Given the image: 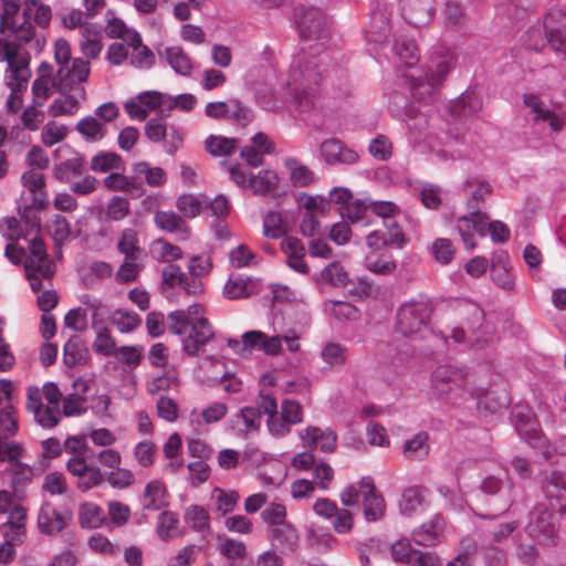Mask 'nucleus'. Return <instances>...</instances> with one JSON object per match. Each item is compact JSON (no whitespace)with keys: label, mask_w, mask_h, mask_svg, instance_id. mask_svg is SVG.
Wrapping results in <instances>:
<instances>
[{"label":"nucleus","mask_w":566,"mask_h":566,"mask_svg":"<svg viewBox=\"0 0 566 566\" xmlns=\"http://www.w3.org/2000/svg\"><path fill=\"white\" fill-rule=\"evenodd\" d=\"M25 228L14 217L6 218L0 223V232L10 241L4 255L14 265L23 263L24 272L33 292H40L42 281H50L54 275V264L39 237L40 218L30 207L19 208Z\"/></svg>","instance_id":"obj_1"},{"label":"nucleus","mask_w":566,"mask_h":566,"mask_svg":"<svg viewBox=\"0 0 566 566\" xmlns=\"http://www.w3.org/2000/svg\"><path fill=\"white\" fill-rule=\"evenodd\" d=\"M310 54L306 49H302L293 56L286 80L287 95L302 111L314 106L315 91L323 80L318 63L328 57L326 53L319 54L318 61L314 62Z\"/></svg>","instance_id":"obj_2"},{"label":"nucleus","mask_w":566,"mask_h":566,"mask_svg":"<svg viewBox=\"0 0 566 566\" xmlns=\"http://www.w3.org/2000/svg\"><path fill=\"white\" fill-rule=\"evenodd\" d=\"M492 192L491 186L481 179H468L463 185L468 214L457 219V230L467 249L475 248V234L485 235L488 216L482 212L485 198Z\"/></svg>","instance_id":"obj_3"},{"label":"nucleus","mask_w":566,"mask_h":566,"mask_svg":"<svg viewBox=\"0 0 566 566\" xmlns=\"http://www.w3.org/2000/svg\"><path fill=\"white\" fill-rule=\"evenodd\" d=\"M90 73V62L83 57L73 59L71 71L62 69L56 72V88L63 96L50 105L48 112L51 117L73 115L77 112L80 103L86 98L84 83L87 82Z\"/></svg>","instance_id":"obj_4"},{"label":"nucleus","mask_w":566,"mask_h":566,"mask_svg":"<svg viewBox=\"0 0 566 566\" xmlns=\"http://www.w3.org/2000/svg\"><path fill=\"white\" fill-rule=\"evenodd\" d=\"M282 342L291 353H297L301 348L300 335L292 328L285 331L282 336H269L261 331H249L241 336V339L228 338L227 345L234 354L242 358H249L254 350L269 356H277L282 353Z\"/></svg>","instance_id":"obj_5"},{"label":"nucleus","mask_w":566,"mask_h":566,"mask_svg":"<svg viewBox=\"0 0 566 566\" xmlns=\"http://www.w3.org/2000/svg\"><path fill=\"white\" fill-rule=\"evenodd\" d=\"M360 497L364 516L368 522H376L384 516L386 504L370 476L361 478L357 484L346 486L340 493V501L345 506L357 505Z\"/></svg>","instance_id":"obj_6"},{"label":"nucleus","mask_w":566,"mask_h":566,"mask_svg":"<svg viewBox=\"0 0 566 566\" xmlns=\"http://www.w3.org/2000/svg\"><path fill=\"white\" fill-rule=\"evenodd\" d=\"M453 63L454 55L449 50L441 49L434 55H431L424 77H419L411 84L413 97L427 101V97L434 94L451 71Z\"/></svg>","instance_id":"obj_7"},{"label":"nucleus","mask_w":566,"mask_h":566,"mask_svg":"<svg viewBox=\"0 0 566 566\" xmlns=\"http://www.w3.org/2000/svg\"><path fill=\"white\" fill-rule=\"evenodd\" d=\"M263 410L266 415V427L271 436L281 438L291 431V426L297 424L303 420V410L300 402L285 399L281 405L279 415L277 403L274 397L263 400Z\"/></svg>","instance_id":"obj_8"},{"label":"nucleus","mask_w":566,"mask_h":566,"mask_svg":"<svg viewBox=\"0 0 566 566\" xmlns=\"http://www.w3.org/2000/svg\"><path fill=\"white\" fill-rule=\"evenodd\" d=\"M28 409L34 415L35 421L52 428L62 417L61 391H28Z\"/></svg>","instance_id":"obj_9"},{"label":"nucleus","mask_w":566,"mask_h":566,"mask_svg":"<svg viewBox=\"0 0 566 566\" xmlns=\"http://www.w3.org/2000/svg\"><path fill=\"white\" fill-rule=\"evenodd\" d=\"M559 523L554 513L544 504L536 505L530 513L526 533L536 543L545 546L555 545L558 541Z\"/></svg>","instance_id":"obj_10"},{"label":"nucleus","mask_w":566,"mask_h":566,"mask_svg":"<svg viewBox=\"0 0 566 566\" xmlns=\"http://www.w3.org/2000/svg\"><path fill=\"white\" fill-rule=\"evenodd\" d=\"M432 307L428 301L403 303L397 313V328L405 336H413L428 327Z\"/></svg>","instance_id":"obj_11"},{"label":"nucleus","mask_w":566,"mask_h":566,"mask_svg":"<svg viewBox=\"0 0 566 566\" xmlns=\"http://www.w3.org/2000/svg\"><path fill=\"white\" fill-rule=\"evenodd\" d=\"M331 21L316 8L303 10L297 14V30L303 40L318 41L323 46L329 36Z\"/></svg>","instance_id":"obj_12"},{"label":"nucleus","mask_w":566,"mask_h":566,"mask_svg":"<svg viewBox=\"0 0 566 566\" xmlns=\"http://www.w3.org/2000/svg\"><path fill=\"white\" fill-rule=\"evenodd\" d=\"M511 419L523 440L534 448L542 444V431L528 405L516 403L512 409Z\"/></svg>","instance_id":"obj_13"},{"label":"nucleus","mask_w":566,"mask_h":566,"mask_svg":"<svg viewBox=\"0 0 566 566\" xmlns=\"http://www.w3.org/2000/svg\"><path fill=\"white\" fill-rule=\"evenodd\" d=\"M523 102L528 109V116L535 125L547 126L552 133L563 129L564 118L549 109L545 103L535 94H524Z\"/></svg>","instance_id":"obj_14"},{"label":"nucleus","mask_w":566,"mask_h":566,"mask_svg":"<svg viewBox=\"0 0 566 566\" xmlns=\"http://www.w3.org/2000/svg\"><path fill=\"white\" fill-rule=\"evenodd\" d=\"M265 399H270V394L259 391L253 402L242 407L235 415L233 422L240 432L250 433L259 431L262 417L266 416L262 407Z\"/></svg>","instance_id":"obj_15"},{"label":"nucleus","mask_w":566,"mask_h":566,"mask_svg":"<svg viewBox=\"0 0 566 566\" xmlns=\"http://www.w3.org/2000/svg\"><path fill=\"white\" fill-rule=\"evenodd\" d=\"M71 520V513L51 503H44L38 514V527L43 534L52 535L63 531Z\"/></svg>","instance_id":"obj_16"},{"label":"nucleus","mask_w":566,"mask_h":566,"mask_svg":"<svg viewBox=\"0 0 566 566\" xmlns=\"http://www.w3.org/2000/svg\"><path fill=\"white\" fill-rule=\"evenodd\" d=\"M544 30L548 36V44L558 52L566 54V12L552 9L544 20Z\"/></svg>","instance_id":"obj_17"},{"label":"nucleus","mask_w":566,"mask_h":566,"mask_svg":"<svg viewBox=\"0 0 566 566\" xmlns=\"http://www.w3.org/2000/svg\"><path fill=\"white\" fill-rule=\"evenodd\" d=\"M543 493L553 509L566 513V474L553 471L542 482Z\"/></svg>","instance_id":"obj_18"},{"label":"nucleus","mask_w":566,"mask_h":566,"mask_svg":"<svg viewBox=\"0 0 566 566\" xmlns=\"http://www.w3.org/2000/svg\"><path fill=\"white\" fill-rule=\"evenodd\" d=\"M214 336L212 325L207 318H198L190 325L187 337L182 340V349L190 356H197Z\"/></svg>","instance_id":"obj_19"},{"label":"nucleus","mask_w":566,"mask_h":566,"mask_svg":"<svg viewBox=\"0 0 566 566\" xmlns=\"http://www.w3.org/2000/svg\"><path fill=\"white\" fill-rule=\"evenodd\" d=\"M321 156L328 165H354L359 158L355 150L337 138H329L321 144Z\"/></svg>","instance_id":"obj_20"},{"label":"nucleus","mask_w":566,"mask_h":566,"mask_svg":"<svg viewBox=\"0 0 566 566\" xmlns=\"http://www.w3.org/2000/svg\"><path fill=\"white\" fill-rule=\"evenodd\" d=\"M56 154L69 155L63 161L54 167V176L61 181H70L72 178L82 175L84 170L83 157L72 150L69 146H61L55 150Z\"/></svg>","instance_id":"obj_21"},{"label":"nucleus","mask_w":566,"mask_h":566,"mask_svg":"<svg viewBox=\"0 0 566 566\" xmlns=\"http://www.w3.org/2000/svg\"><path fill=\"white\" fill-rule=\"evenodd\" d=\"M433 0H403L402 15L416 28L428 24L433 17Z\"/></svg>","instance_id":"obj_22"},{"label":"nucleus","mask_w":566,"mask_h":566,"mask_svg":"<svg viewBox=\"0 0 566 566\" xmlns=\"http://www.w3.org/2000/svg\"><path fill=\"white\" fill-rule=\"evenodd\" d=\"M301 439L305 446L318 449L322 452L331 453L336 448L337 436L331 429L307 427L301 432Z\"/></svg>","instance_id":"obj_23"},{"label":"nucleus","mask_w":566,"mask_h":566,"mask_svg":"<svg viewBox=\"0 0 566 566\" xmlns=\"http://www.w3.org/2000/svg\"><path fill=\"white\" fill-rule=\"evenodd\" d=\"M281 249L286 256L287 265L300 274H307L310 266L304 260L305 247L302 241L295 237H286L281 242Z\"/></svg>","instance_id":"obj_24"},{"label":"nucleus","mask_w":566,"mask_h":566,"mask_svg":"<svg viewBox=\"0 0 566 566\" xmlns=\"http://www.w3.org/2000/svg\"><path fill=\"white\" fill-rule=\"evenodd\" d=\"M22 184L32 195V205L29 207L35 212L44 209L48 202V195L43 190L45 185L43 174L29 169L22 175Z\"/></svg>","instance_id":"obj_25"},{"label":"nucleus","mask_w":566,"mask_h":566,"mask_svg":"<svg viewBox=\"0 0 566 566\" xmlns=\"http://www.w3.org/2000/svg\"><path fill=\"white\" fill-rule=\"evenodd\" d=\"M27 512L22 506L9 511L8 520L2 524V535L6 539L22 543L25 537Z\"/></svg>","instance_id":"obj_26"},{"label":"nucleus","mask_w":566,"mask_h":566,"mask_svg":"<svg viewBox=\"0 0 566 566\" xmlns=\"http://www.w3.org/2000/svg\"><path fill=\"white\" fill-rule=\"evenodd\" d=\"M159 56L164 57L178 75L189 76L191 74L193 69L192 60L181 46H167L164 51L159 52Z\"/></svg>","instance_id":"obj_27"},{"label":"nucleus","mask_w":566,"mask_h":566,"mask_svg":"<svg viewBox=\"0 0 566 566\" xmlns=\"http://www.w3.org/2000/svg\"><path fill=\"white\" fill-rule=\"evenodd\" d=\"M476 407L481 412L497 413L510 405V391H478Z\"/></svg>","instance_id":"obj_28"},{"label":"nucleus","mask_w":566,"mask_h":566,"mask_svg":"<svg viewBox=\"0 0 566 566\" xmlns=\"http://www.w3.org/2000/svg\"><path fill=\"white\" fill-rule=\"evenodd\" d=\"M444 520L437 515L428 523L412 532V539L421 546H432L440 541L443 533Z\"/></svg>","instance_id":"obj_29"},{"label":"nucleus","mask_w":566,"mask_h":566,"mask_svg":"<svg viewBox=\"0 0 566 566\" xmlns=\"http://www.w3.org/2000/svg\"><path fill=\"white\" fill-rule=\"evenodd\" d=\"M481 490L490 495L500 493V510L506 512L514 502L515 492L512 485H503L502 480L496 476L490 475L482 480Z\"/></svg>","instance_id":"obj_30"},{"label":"nucleus","mask_w":566,"mask_h":566,"mask_svg":"<svg viewBox=\"0 0 566 566\" xmlns=\"http://www.w3.org/2000/svg\"><path fill=\"white\" fill-rule=\"evenodd\" d=\"M507 260L509 256L505 252L496 253L492 259L491 276L497 286L511 291L514 287V277L509 269Z\"/></svg>","instance_id":"obj_31"},{"label":"nucleus","mask_w":566,"mask_h":566,"mask_svg":"<svg viewBox=\"0 0 566 566\" xmlns=\"http://www.w3.org/2000/svg\"><path fill=\"white\" fill-rule=\"evenodd\" d=\"M239 500L240 495L237 491H227L221 488H214L210 495L212 510L221 516L233 512Z\"/></svg>","instance_id":"obj_32"},{"label":"nucleus","mask_w":566,"mask_h":566,"mask_svg":"<svg viewBox=\"0 0 566 566\" xmlns=\"http://www.w3.org/2000/svg\"><path fill=\"white\" fill-rule=\"evenodd\" d=\"M102 49L101 31L97 25L84 27L80 40V50L82 54L87 59L96 60L98 59Z\"/></svg>","instance_id":"obj_33"},{"label":"nucleus","mask_w":566,"mask_h":566,"mask_svg":"<svg viewBox=\"0 0 566 566\" xmlns=\"http://www.w3.org/2000/svg\"><path fill=\"white\" fill-rule=\"evenodd\" d=\"M272 542L282 552H293L297 546L298 533L292 524H281L272 528Z\"/></svg>","instance_id":"obj_34"},{"label":"nucleus","mask_w":566,"mask_h":566,"mask_svg":"<svg viewBox=\"0 0 566 566\" xmlns=\"http://www.w3.org/2000/svg\"><path fill=\"white\" fill-rule=\"evenodd\" d=\"M284 166L289 170L290 180L294 187H307L316 180L315 174L295 158H286Z\"/></svg>","instance_id":"obj_35"},{"label":"nucleus","mask_w":566,"mask_h":566,"mask_svg":"<svg viewBox=\"0 0 566 566\" xmlns=\"http://www.w3.org/2000/svg\"><path fill=\"white\" fill-rule=\"evenodd\" d=\"M104 511L94 502H84L78 507V523L82 528L94 530L103 525Z\"/></svg>","instance_id":"obj_36"},{"label":"nucleus","mask_w":566,"mask_h":566,"mask_svg":"<svg viewBox=\"0 0 566 566\" xmlns=\"http://www.w3.org/2000/svg\"><path fill=\"white\" fill-rule=\"evenodd\" d=\"M167 505L166 488L160 481H150L144 491L143 506L146 510L158 511Z\"/></svg>","instance_id":"obj_37"},{"label":"nucleus","mask_w":566,"mask_h":566,"mask_svg":"<svg viewBox=\"0 0 566 566\" xmlns=\"http://www.w3.org/2000/svg\"><path fill=\"white\" fill-rule=\"evenodd\" d=\"M76 130L81 136L91 143L102 140L107 135L105 124L98 122L94 116H86L76 124Z\"/></svg>","instance_id":"obj_38"},{"label":"nucleus","mask_w":566,"mask_h":566,"mask_svg":"<svg viewBox=\"0 0 566 566\" xmlns=\"http://www.w3.org/2000/svg\"><path fill=\"white\" fill-rule=\"evenodd\" d=\"M63 349V361L67 367L84 365L88 358V352L78 336L71 337Z\"/></svg>","instance_id":"obj_39"},{"label":"nucleus","mask_w":566,"mask_h":566,"mask_svg":"<svg viewBox=\"0 0 566 566\" xmlns=\"http://www.w3.org/2000/svg\"><path fill=\"white\" fill-rule=\"evenodd\" d=\"M117 250L125 255V259H139L142 248L139 237L135 229H124L118 238Z\"/></svg>","instance_id":"obj_40"},{"label":"nucleus","mask_w":566,"mask_h":566,"mask_svg":"<svg viewBox=\"0 0 566 566\" xmlns=\"http://www.w3.org/2000/svg\"><path fill=\"white\" fill-rule=\"evenodd\" d=\"M389 32L390 27L386 15L380 11L374 12L366 30V40L381 44L387 41Z\"/></svg>","instance_id":"obj_41"},{"label":"nucleus","mask_w":566,"mask_h":566,"mask_svg":"<svg viewBox=\"0 0 566 566\" xmlns=\"http://www.w3.org/2000/svg\"><path fill=\"white\" fill-rule=\"evenodd\" d=\"M279 177L274 170L264 169L249 179V188L255 195H265L276 189Z\"/></svg>","instance_id":"obj_42"},{"label":"nucleus","mask_w":566,"mask_h":566,"mask_svg":"<svg viewBox=\"0 0 566 566\" xmlns=\"http://www.w3.org/2000/svg\"><path fill=\"white\" fill-rule=\"evenodd\" d=\"M133 171L138 177H145L150 187H161L167 182V174L160 167H151L147 161H139L133 165Z\"/></svg>","instance_id":"obj_43"},{"label":"nucleus","mask_w":566,"mask_h":566,"mask_svg":"<svg viewBox=\"0 0 566 566\" xmlns=\"http://www.w3.org/2000/svg\"><path fill=\"white\" fill-rule=\"evenodd\" d=\"M290 230L287 222L279 211H269L263 219V233L271 239L282 238Z\"/></svg>","instance_id":"obj_44"},{"label":"nucleus","mask_w":566,"mask_h":566,"mask_svg":"<svg viewBox=\"0 0 566 566\" xmlns=\"http://www.w3.org/2000/svg\"><path fill=\"white\" fill-rule=\"evenodd\" d=\"M14 17H15V14H12L9 18L8 23L6 24V27H3L4 28L3 31H2V18L0 17V20H1L0 32L6 33L7 31H9L11 34H13L15 38V41L18 42L15 45H21L23 43L30 42L34 38V34H35L34 27L28 19H25L20 25L17 27L13 22Z\"/></svg>","instance_id":"obj_45"},{"label":"nucleus","mask_w":566,"mask_h":566,"mask_svg":"<svg viewBox=\"0 0 566 566\" xmlns=\"http://www.w3.org/2000/svg\"><path fill=\"white\" fill-rule=\"evenodd\" d=\"M428 434L418 432L403 444V454L411 460H422L429 454Z\"/></svg>","instance_id":"obj_46"},{"label":"nucleus","mask_w":566,"mask_h":566,"mask_svg":"<svg viewBox=\"0 0 566 566\" xmlns=\"http://www.w3.org/2000/svg\"><path fill=\"white\" fill-rule=\"evenodd\" d=\"M113 266L105 261H93L87 266V273L84 275V284L87 287H94L98 282L113 276Z\"/></svg>","instance_id":"obj_47"},{"label":"nucleus","mask_w":566,"mask_h":566,"mask_svg":"<svg viewBox=\"0 0 566 566\" xmlns=\"http://www.w3.org/2000/svg\"><path fill=\"white\" fill-rule=\"evenodd\" d=\"M111 323L118 332L130 333L140 325L142 318L135 312L119 308L113 312Z\"/></svg>","instance_id":"obj_48"},{"label":"nucleus","mask_w":566,"mask_h":566,"mask_svg":"<svg viewBox=\"0 0 566 566\" xmlns=\"http://www.w3.org/2000/svg\"><path fill=\"white\" fill-rule=\"evenodd\" d=\"M93 329L96 332V337L93 342L94 350L103 356H114L117 349L116 342L111 336L109 331L103 325V322Z\"/></svg>","instance_id":"obj_49"},{"label":"nucleus","mask_w":566,"mask_h":566,"mask_svg":"<svg viewBox=\"0 0 566 566\" xmlns=\"http://www.w3.org/2000/svg\"><path fill=\"white\" fill-rule=\"evenodd\" d=\"M322 360L331 366H342L347 359V348L336 342L326 343L321 350Z\"/></svg>","instance_id":"obj_50"},{"label":"nucleus","mask_w":566,"mask_h":566,"mask_svg":"<svg viewBox=\"0 0 566 566\" xmlns=\"http://www.w3.org/2000/svg\"><path fill=\"white\" fill-rule=\"evenodd\" d=\"M238 147L235 138L211 135L206 140V149L212 156H227L232 154Z\"/></svg>","instance_id":"obj_51"},{"label":"nucleus","mask_w":566,"mask_h":566,"mask_svg":"<svg viewBox=\"0 0 566 566\" xmlns=\"http://www.w3.org/2000/svg\"><path fill=\"white\" fill-rule=\"evenodd\" d=\"M123 160L120 156L112 151H99L91 160V169L95 172H107L120 169Z\"/></svg>","instance_id":"obj_52"},{"label":"nucleus","mask_w":566,"mask_h":566,"mask_svg":"<svg viewBox=\"0 0 566 566\" xmlns=\"http://www.w3.org/2000/svg\"><path fill=\"white\" fill-rule=\"evenodd\" d=\"M321 279L323 282L335 287L346 286L349 282L348 273L338 262H332L326 265L321 272Z\"/></svg>","instance_id":"obj_53"},{"label":"nucleus","mask_w":566,"mask_h":566,"mask_svg":"<svg viewBox=\"0 0 566 566\" xmlns=\"http://www.w3.org/2000/svg\"><path fill=\"white\" fill-rule=\"evenodd\" d=\"M151 253L157 260L167 263L182 258V251L179 247L163 239L153 242Z\"/></svg>","instance_id":"obj_54"},{"label":"nucleus","mask_w":566,"mask_h":566,"mask_svg":"<svg viewBox=\"0 0 566 566\" xmlns=\"http://www.w3.org/2000/svg\"><path fill=\"white\" fill-rule=\"evenodd\" d=\"M62 416H77L88 409L87 399L80 391H73L66 397H61Z\"/></svg>","instance_id":"obj_55"},{"label":"nucleus","mask_w":566,"mask_h":566,"mask_svg":"<svg viewBox=\"0 0 566 566\" xmlns=\"http://www.w3.org/2000/svg\"><path fill=\"white\" fill-rule=\"evenodd\" d=\"M481 108V101L474 92H465L460 96L451 112L455 116H471Z\"/></svg>","instance_id":"obj_56"},{"label":"nucleus","mask_w":566,"mask_h":566,"mask_svg":"<svg viewBox=\"0 0 566 566\" xmlns=\"http://www.w3.org/2000/svg\"><path fill=\"white\" fill-rule=\"evenodd\" d=\"M155 224L168 232L186 231L185 221L174 211H158L154 217Z\"/></svg>","instance_id":"obj_57"},{"label":"nucleus","mask_w":566,"mask_h":566,"mask_svg":"<svg viewBox=\"0 0 566 566\" xmlns=\"http://www.w3.org/2000/svg\"><path fill=\"white\" fill-rule=\"evenodd\" d=\"M394 52L407 66H412L418 61L417 46L412 40L397 39L394 44Z\"/></svg>","instance_id":"obj_58"},{"label":"nucleus","mask_w":566,"mask_h":566,"mask_svg":"<svg viewBox=\"0 0 566 566\" xmlns=\"http://www.w3.org/2000/svg\"><path fill=\"white\" fill-rule=\"evenodd\" d=\"M431 253L437 262L446 265L453 260L455 249L450 239L438 238L431 244Z\"/></svg>","instance_id":"obj_59"},{"label":"nucleus","mask_w":566,"mask_h":566,"mask_svg":"<svg viewBox=\"0 0 566 566\" xmlns=\"http://www.w3.org/2000/svg\"><path fill=\"white\" fill-rule=\"evenodd\" d=\"M462 377L463 375L460 370L454 369L449 365L439 366L432 373V381L437 387L440 385L460 386Z\"/></svg>","instance_id":"obj_60"},{"label":"nucleus","mask_w":566,"mask_h":566,"mask_svg":"<svg viewBox=\"0 0 566 566\" xmlns=\"http://www.w3.org/2000/svg\"><path fill=\"white\" fill-rule=\"evenodd\" d=\"M178 515L174 512H163L159 515L157 532L161 539L167 541L177 535Z\"/></svg>","instance_id":"obj_61"},{"label":"nucleus","mask_w":566,"mask_h":566,"mask_svg":"<svg viewBox=\"0 0 566 566\" xmlns=\"http://www.w3.org/2000/svg\"><path fill=\"white\" fill-rule=\"evenodd\" d=\"M325 307L337 319L355 321L359 317V311L348 302L327 301Z\"/></svg>","instance_id":"obj_62"},{"label":"nucleus","mask_w":566,"mask_h":566,"mask_svg":"<svg viewBox=\"0 0 566 566\" xmlns=\"http://www.w3.org/2000/svg\"><path fill=\"white\" fill-rule=\"evenodd\" d=\"M87 545L91 551L107 556H116L120 553L118 544L112 543L106 536L96 533L88 538Z\"/></svg>","instance_id":"obj_63"},{"label":"nucleus","mask_w":566,"mask_h":566,"mask_svg":"<svg viewBox=\"0 0 566 566\" xmlns=\"http://www.w3.org/2000/svg\"><path fill=\"white\" fill-rule=\"evenodd\" d=\"M42 489L51 495H64L70 490L65 476L60 472L46 474L43 479Z\"/></svg>","instance_id":"obj_64"}]
</instances>
